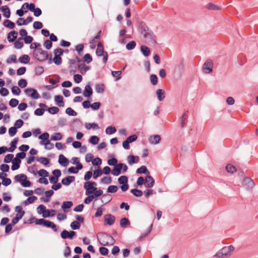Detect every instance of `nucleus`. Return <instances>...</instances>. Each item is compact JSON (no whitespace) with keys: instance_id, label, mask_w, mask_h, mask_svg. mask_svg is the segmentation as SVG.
I'll return each instance as SVG.
<instances>
[{"instance_id":"nucleus-1","label":"nucleus","mask_w":258,"mask_h":258,"mask_svg":"<svg viewBox=\"0 0 258 258\" xmlns=\"http://www.w3.org/2000/svg\"><path fill=\"white\" fill-rule=\"evenodd\" d=\"M33 55L36 59L40 61H44L49 58V55L46 51L41 48H37L33 51Z\"/></svg>"},{"instance_id":"nucleus-2","label":"nucleus","mask_w":258,"mask_h":258,"mask_svg":"<svg viewBox=\"0 0 258 258\" xmlns=\"http://www.w3.org/2000/svg\"><path fill=\"white\" fill-rule=\"evenodd\" d=\"M35 224L39 225H43L44 226L47 228H51L52 229L53 231H57V226L52 222L46 220L43 218L41 219H36L35 221Z\"/></svg>"},{"instance_id":"nucleus-3","label":"nucleus","mask_w":258,"mask_h":258,"mask_svg":"<svg viewBox=\"0 0 258 258\" xmlns=\"http://www.w3.org/2000/svg\"><path fill=\"white\" fill-rule=\"evenodd\" d=\"M98 234L100 235H102V239H109V241H104V242H101V241L99 240L98 237L97 236V239L99 240L100 244L103 246H107V245H113L115 243V240L114 238L109 234H107L105 232H100Z\"/></svg>"},{"instance_id":"nucleus-4","label":"nucleus","mask_w":258,"mask_h":258,"mask_svg":"<svg viewBox=\"0 0 258 258\" xmlns=\"http://www.w3.org/2000/svg\"><path fill=\"white\" fill-rule=\"evenodd\" d=\"M96 185L97 183L94 181H86L84 184V187L86 190L85 194L92 195L97 190Z\"/></svg>"},{"instance_id":"nucleus-5","label":"nucleus","mask_w":258,"mask_h":258,"mask_svg":"<svg viewBox=\"0 0 258 258\" xmlns=\"http://www.w3.org/2000/svg\"><path fill=\"white\" fill-rule=\"evenodd\" d=\"M118 181L119 184H121L120 188L123 192L128 189L129 185L127 183L128 178L126 176L122 175L118 178Z\"/></svg>"},{"instance_id":"nucleus-6","label":"nucleus","mask_w":258,"mask_h":258,"mask_svg":"<svg viewBox=\"0 0 258 258\" xmlns=\"http://www.w3.org/2000/svg\"><path fill=\"white\" fill-rule=\"evenodd\" d=\"M213 62L210 59H207L203 66V71L206 74H209L213 71Z\"/></svg>"},{"instance_id":"nucleus-7","label":"nucleus","mask_w":258,"mask_h":258,"mask_svg":"<svg viewBox=\"0 0 258 258\" xmlns=\"http://www.w3.org/2000/svg\"><path fill=\"white\" fill-rule=\"evenodd\" d=\"M24 92L33 99H37L40 97L37 91L33 88H27L25 89Z\"/></svg>"},{"instance_id":"nucleus-8","label":"nucleus","mask_w":258,"mask_h":258,"mask_svg":"<svg viewBox=\"0 0 258 258\" xmlns=\"http://www.w3.org/2000/svg\"><path fill=\"white\" fill-rule=\"evenodd\" d=\"M144 38H148L149 42L155 45L157 43L156 36L154 32L151 30L149 32L144 34Z\"/></svg>"},{"instance_id":"nucleus-9","label":"nucleus","mask_w":258,"mask_h":258,"mask_svg":"<svg viewBox=\"0 0 258 258\" xmlns=\"http://www.w3.org/2000/svg\"><path fill=\"white\" fill-rule=\"evenodd\" d=\"M37 212L39 214H42V216L43 218H47L50 217V214H46V213H50V210L46 209V207L43 205H40L38 207Z\"/></svg>"},{"instance_id":"nucleus-10","label":"nucleus","mask_w":258,"mask_h":258,"mask_svg":"<svg viewBox=\"0 0 258 258\" xmlns=\"http://www.w3.org/2000/svg\"><path fill=\"white\" fill-rule=\"evenodd\" d=\"M221 250V252L225 257H228L231 255V252L234 250V247L233 245H231L228 246H225L223 247Z\"/></svg>"},{"instance_id":"nucleus-11","label":"nucleus","mask_w":258,"mask_h":258,"mask_svg":"<svg viewBox=\"0 0 258 258\" xmlns=\"http://www.w3.org/2000/svg\"><path fill=\"white\" fill-rule=\"evenodd\" d=\"M140 33L144 36V33L149 32L151 30L149 29L146 23L144 21H141L138 26Z\"/></svg>"},{"instance_id":"nucleus-12","label":"nucleus","mask_w":258,"mask_h":258,"mask_svg":"<svg viewBox=\"0 0 258 258\" xmlns=\"http://www.w3.org/2000/svg\"><path fill=\"white\" fill-rule=\"evenodd\" d=\"M104 224H107L108 225H113L115 221V217L114 216L108 214L104 216Z\"/></svg>"},{"instance_id":"nucleus-13","label":"nucleus","mask_w":258,"mask_h":258,"mask_svg":"<svg viewBox=\"0 0 258 258\" xmlns=\"http://www.w3.org/2000/svg\"><path fill=\"white\" fill-rule=\"evenodd\" d=\"M77 221H74L71 224V227L73 230L78 229L80 226L81 216L77 215L76 216Z\"/></svg>"},{"instance_id":"nucleus-14","label":"nucleus","mask_w":258,"mask_h":258,"mask_svg":"<svg viewBox=\"0 0 258 258\" xmlns=\"http://www.w3.org/2000/svg\"><path fill=\"white\" fill-rule=\"evenodd\" d=\"M155 183L154 178L151 175H147L145 179V186L147 188H151Z\"/></svg>"},{"instance_id":"nucleus-15","label":"nucleus","mask_w":258,"mask_h":258,"mask_svg":"<svg viewBox=\"0 0 258 258\" xmlns=\"http://www.w3.org/2000/svg\"><path fill=\"white\" fill-rule=\"evenodd\" d=\"M75 180V176L69 175L61 180V183L64 185L68 186Z\"/></svg>"},{"instance_id":"nucleus-16","label":"nucleus","mask_w":258,"mask_h":258,"mask_svg":"<svg viewBox=\"0 0 258 258\" xmlns=\"http://www.w3.org/2000/svg\"><path fill=\"white\" fill-rule=\"evenodd\" d=\"M92 94L93 90L91 87L89 85L86 86L85 87V90L83 93V95H84V96L87 98H89L90 97H91Z\"/></svg>"},{"instance_id":"nucleus-17","label":"nucleus","mask_w":258,"mask_h":258,"mask_svg":"<svg viewBox=\"0 0 258 258\" xmlns=\"http://www.w3.org/2000/svg\"><path fill=\"white\" fill-rule=\"evenodd\" d=\"M128 163L130 165H132L133 164L137 163L139 162L140 158L138 156H134V155H129L127 157Z\"/></svg>"},{"instance_id":"nucleus-18","label":"nucleus","mask_w":258,"mask_h":258,"mask_svg":"<svg viewBox=\"0 0 258 258\" xmlns=\"http://www.w3.org/2000/svg\"><path fill=\"white\" fill-rule=\"evenodd\" d=\"M18 32L16 31H12L8 33L7 39L9 42H14L17 38Z\"/></svg>"},{"instance_id":"nucleus-19","label":"nucleus","mask_w":258,"mask_h":258,"mask_svg":"<svg viewBox=\"0 0 258 258\" xmlns=\"http://www.w3.org/2000/svg\"><path fill=\"white\" fill-rule=\"evenodd\" d=\"M54 101L56 104L60 107H64V103L63 102V98L61 95H56L54 97Z\"/></svg>"},{"instance_id":"nucleus-20","label":"nucleus","mask_w":258,"mask_h":258,"mask_svg":"<svg viewBox=\"0 0 258 258\" xmlns=\"http://www.w3.org/2000/svg\"><path fill=\"white\" fill-rule=\"evenodd\" d=\"M160 140L161 137L158 135L150 136L149 138V141L152 144H157L160 142Z\"/></svg>"},{"instance_id":"nucleus-21","label":"nucleus","mask_w":258,"mask_h":258,"mask_svg":"<svg viewBox=\"0 0 258 258\" xmlns=\"http://www.w3.org/2000/svg\"><path fill=\"white\" fill-rule=\"evenodd\" d=\"M21 162V160L20 159L14 158L12 160V165L11 167V169L13 171L18 169L20 168Z\"/></svg>"},{"instance_id":"nucleus-22","label":"nucleus","mask_w":258,"mask_h":258,"mask_svg":"<svg viewBox=\"0 0 258 258\" xmlns=\"http://www.w3.org/2000/svg\"><path fill=\"white\" fill-rule=\"evenodd\" d=\"M111 173L114 176H118L121 173V169L119 163L114 166L111 171Z\"/></svg>"},{"instance_id":"nucleus-23","label":"nucleus","mask_w":258,"mask_h":258,"mask_svg":"<svg viewBox=\"0 0 258 258\" xmlns=\"http://www.w3.org/2000/svg\"><path fill=\"white\" fill-rule=\"evenodd\" d=\"M1 11L4 13V16L7 18H9L11 16L10 10L7 6H2L0 8Z\"/></svg>"},{"instance_id":"nucleus-24","label":"nucleus","mask_w":258,"mask_h":258,"mask_svg":"<svg viewBox=\"0 0 258 258\" xmlns=\"http://www.w3.org/2000/svg\"><path fill=\"white\" fill-rule=\"evenodd\" d=\"M49 135L47 132L44 133L40 135V136H39L38 139L42 140L41 141H40V143L42 145H44L46 141H47V140H49Z\"/></svg>"},{"instance_id":"nucleus-25","label":"nucleus","mask_w":258,"mask_h":258,"mask_svg":"<svg viewBox=\"0 0 258 258\" xmlns=\"http://www.w3.org/2000/svg\"><path fill=\"white\" fill-rule=\"evenodd\" d=\"M93 60V58L90 53L85 54L82 58V62L84 63H89Z\"/></svg>"},{"instance_id":"nucleus-26","label":"nucleus","mask_w":258,"mask_h":258,"mask_svg":"<svg viewBox=\"0 0 258 258\" xmlns=\"http://www.w3.org/2000/svg\"><path fill=\"white\" fill-rule=\"evenodd\" d=\"M130 220L125 217L121 218L120 220V226L121 228H126L130 226Z\"/></svg>"},{"instance_id":"nucleus-27","label":"nucleus","mask_w":258,"mask_h":258,"mask_svg":"<svg viewBox=\"0 0 258 258\" xmlns=\"http://www.w3.org/2000/svg\"><path fill=\"white\" fill-rule=\"evenodd\" d=\"M141 51L142 52V54L145 56L147 57L150 55L151 51L150 48L145 46V45H142L141 46Z\"/></svg>"},{"instance_id":"nucleus-28","label":"nucleus","mask_w":258,"mask_h":258,"mask_svg":"<svg viewBox=\"0 0 258 258\" xmlns=\"http://www.w3.org/2000/svg\"><path fill=\"white\" fill-rule=\"evenodd\" d=\"M243 183L244 185H247L248 188H251L254 185L253 181L250 178L248 177L244 178L243 181Z\"/></svg>"},{"instance_id":"nucleus-29","label":"nucleus","mask_w":258,"mask_h":258,"mask_svg":"<svg viewBox=\"0 0 258 258\" xmlns=\"http://www.w3.org/2000/svg\"><path fill=\"white\" fill-rule=\"evenodd\" d=\"M58 163L63 165L66 166L69 163V160L62 154H60L58 157Z\"/></svg>"},{"instance_id":"nucleus-30","label":"nucleus","mask_w":258,"mask_h":258,"mask_svg":"<svg viewBox=\"0 0 258 258\" xmlns=\"http://www.w3.org/2000/svg\"><path fill=\"white\" fill-rule=\"evenodd\" d=\"M73 205L72 201L63 202L61 206V208L64 212H68L67 210L71 208Z\"/></svg>"},{"instance_id":"nucleus-31","label":"nucleus","mask_w":258,"mask_h":258,"mask_svg":"<svg viewBox=\"0 0 258 258\" xmlns=\"http://www.w3.org/2000/svg\"><path fill=\"white\" fill-rule=\"evenodd\" d=\"M158 99L161 101H162L164 98H165V91L163 89H158L157 90L156 92Z\"/></svg>"},{"instance_id":"nucleus-32","label":"nucleus","mask_w":258,"mask_h":258,"mask_svg":"<svg viewBox=\"0 0 258 258\" xmlns=\"http://www.w3.org/2000/svg\"><path fill=\"white\" fill-rule=\"evenodd\" d=\"M138 174H144L149 175V171L146 166H142L140 168H138L136 171Z\"/></svg>"},{"instance_id":"nucleus-33","label":"nucleus","mask_w":258,"mask_h":258,"mask_svg":"<svg viewBox=\"0 0 258 258\" xmlns=\"http://www.w3.org/2000/svg\"><path fill=\"white\" fill-rule=\"evenodd\" d=\"M30 57L27 54L21 55L19 58V61L22 63L27 64L30 61Z\"/></svg>"},{"instance_id":"nucleus-34","label":"nucleus","mask_w":258,"mask_h":258,"mask_svg":"<svg viewBox=\"0 0 258 258\" xmlns=\"http://www.w3.org/2000/svg\"><path fill=\"white\" fill-rule=\"evenodd\" d=\"M36 161L40 162L45 166H49V160L47 158L43 157H38L36 159Z\"/></svg>"},{"instance_id":"nucleus-35","label":"nucleus","mask_w":258,"mask_h":258,"mask_svg":"<svg viewBox=\"0 0 258 258\" xmlns=\"http://www.w3.org/2000/svg\"><path fill=\"white\" fill-rule=\"evenodd\" d=\"M81 170V164H78L76 167L72 166L68 169V172L70 173H77Z\"/></svg>"},{"instance_id":"nucleus-36","label":"nucleus","mask_w":258,"mask_h":258,"mask_svg":"<svg viewBox=\"0 0 258 258\" xmlns=\"http://www.w3.org/2000/svg\"><path fill=\"white\" fill-rule=\"evenodd\" d=\"M95 91L98 93H103L105 90V85L103 84H99L95 85Z\"/></svg>"},{"instance_id":"nucleus-37","label":"nucleus","mask_w":258,"mask_h":258,"mask_svg":"<svg viewBox=\"0 0 258 258\" xmlns=\"http://www.w3.org/2000/svg\"><path fill=\"white\" fill-rule=\"evenodd\" d=\"M131 192L136 197H141L142 196L143 192L141 190L137 188H133L131 190Z\"/></svg>"},{"instance_id":"nucleus-38","label":"nucleus","mask_w":258,"mask_h":258,"mask_svg":"<svg viewBox=\"0 0 258 258\" xmlns=\"http://www.w3.org/2000/svg\"><path fill=\"white\" fill-rule=\"evenodd\" d=\"M85 127L87 130H90L93 128V130H97L99 128L98 125L96 123H86L85 124Z\"/></svg>"},{"instance_id":"nucleus-39","label":"nucleus","mask_w":258,"mask_h":258,"mask_svg":"<svg viewBox=\"0 0 258 258\" xmlns=\"http://www.w3.org/2000/svg\"><path fill=\"white\" fill-rule=\"evenodd\" d=\"M206 8L207 9L210 10H220L221 9L219 6L215 5V4L211 3H208L206 5Z\"/></svg>"},{"instance_id":"nucleus-40","label":"nucleus","mask_w":258,"mask_h":258,"mask_svg":"<svg viewBox=\"0 0 258 258\" xmlns=\"http://www.w3.org/2000/svg\"><path fill=\"white\" fill-rule=\"evenodd\" d=\"M187 118V115L186 114V112H184V113L182 115L180 118V123L181 124V128H183L184 127V124L186 121Z\"/></svg>"},{"instance_id":"nucleus-41","label":"nucleus","mask_w":258,"mask_h":258,"mask_svg":"<svg viewBox=\"0 0 258 258\" xmlns=\"http://www.w3.org/2000/svg\"><path fill=\"white\" fill-rule=\"evenodd\" d=\"M99 141V138L96 136H92L89 139V142L93 145L97 144Z\"/></svg>"},{"instance_id":"nucleus-42","label":"nucleus","mask_w":258,"mask_h":258,"mask_svg":"<svg viewBox=\"0 0 258 258\" xmlns=\"http://www.w3.org/2000/svg\"><path fill=\"white\" fill-rule=\"evenodd\" d=\"M226 170L230 173H234L236 171V167L231 164H228L226 166Z\"/></svg>"},{"instance_id":"nucleus-43","label":"nucleus","mask_w":258,"mask_h":258,"mask_svg":"<svg viewBox=\"0 0 258 258\" xmlns=\"http://www.w3.org/2000/svg\"><path fill=\"white\" fill-rule=\"evenodd\" d=\"M4 25L10 29H13L15 26V23L9 20H6L4 22Z\"/></svg>"},{"instance_id":"nucleus-44","label":"nucleus","mask_w":258,"mask_h":258,"mask_svg":"<svg viewBox=\"0 0 258 258\" xmlns=\"http://www.w3.org/2000/svg\"><path fill=\"white\" fill-rule=\"evenodd\" d=\"M103 174V171L99 167L97 169L94 171L93 174V177L94 179H96L98 177L101 176Z\"/></svg>"},{"instance_id":"nucleus-45","label":"nucleus","mask_w":258,"mask_h":258,"mask_svg":"<svg viewBox=\"0 0 258 258\" xmlns=\"http://www.w3.org/2000/svg\"><path fill=\"white\" fill-rule=\"evenodd\" d=\"M150 82L152 85L155 86L158 83V79L156 75L152 74L150 77Z\"/></svg>"},{"instance_id":"nucleus-46","label":"nucleus","mask_w":258,"mask_h":258,"mask_svg":"<svg viewBox=\"0 0 258 258\" xmlns=\"http://www.w3.org/2000/svg\"><path fill=\"white\" fill-rule=\"evenodd\" d=\"M37 200V198L36 196H31L28 198L27 200L23 202V204L25 205H28L29 204H32Z\"/></svg>"},{"instance_id":"nucleus-47","label":"nucleus","mask_w":258,"mask_h":258,"mask_svg":"<svg viewBox=\"0 0 258 258\" xmlns=\"http://www.w3.org/2000/svg\"><path fill=\"white\" fill-rule=\"evenodd\" d=\"M21 185L25 187H30L32 185V183L27 179V177L26 175H25V178L23 179V181L21 182Z\"/></svg>"},{"instance_id":"nucleus-48","label":"nucleus","mask_w":258,"mask_h":258,"mask_svg":"<svg viewBox=\"0 0 258 258\" xmlns=\"http://www.w3.org/2000/svg\"><path fill=\"white\" fill-rule=\"evenodd\" d=\"M116 132V129L112 125L108 126L105 130L106 134L107 135H112Z\"/></svg>"},{"instance_id":"nucleus-49","label":"nucleus","mask_w":258,"mask_h":258,"mask_svg":"<svg viewBox=\"0 0 258 258\" xmlns=\"http://www.w3.org/2000/svg\"><path fill=\"white\" fill-rule=\"evenodd\" d=\"M184 66L183 60H181L178 64L176 69L179 73L181 74L183 72Z\"/></svg>"},{"instance_id":"nucleus-50","label":"nucleus","mask_w":258,"mask_h":258,"mask_svg":"<svg viewBox=\"0 0 258 258\" xmlns=\"http://www.w3.org/2000/svg\"><path fill=\"white\" fill-rule=\"evenodd\" d=\"M46 110L48 111V112L51 114H54L58 112L59 108L57 107L53 106L51 107H48Z\"/></svg>"},{"instance_id":"nucleus-51","label":"nucleus","mask_w":258,"mask_h":258,"mask_svg":"<svg viewBox=\"0 0 258 258\" xmlns=\"http://www.w3.org/2000/svg\"><path fill=\"white\" fill-rule=\"evenodd\" d=\"M99 250L100 253L102 255H107L109 253V250L108 248L104 246L100 247L99 248Z\"/></svg>"},{"instance_id":"nucleus-52","label":"nucleus","mask_w":258,"mask_h":258,"mask_svg":"<svg viewBox=\"0 0 258 258\" xmlns=\"http://www.w3.org/2000/svg\"><path fill=\"white\" fill-rule=\"evenodd\" d=\"M101 163H102V160L101 159V158H100L99 157H96L94 159L93 158L92 161V164L94 166H99V165H100L101 164Z\"/></svg>"},{"instance_id":"nucleus-53","label":"nucleus","mask_w":258,"mask_h":258,"mask_svg":"<svg viewBox=\"0 0 258 258\" xmlns=\"http://www.w3.org/2000/svg\"><path fill=\"white\" fill-rule=\"evenodd\" d=\"M136 42L133 40L127 43L126 45V48L128 50H131L133 49L136 47Z\"/></svg>"},{"instance_id":"nucleus-54","label":"nucleus","mask_w":258,"mask_h":258,"mask_svg":"<svg viewBox=\"0 0 258 258\" xmlns=\"http://www.w3.org/2000/svg\"><path fill=\"white\" fill-rule=\"evenodd\" d=\"M66 113L69 115L73 116H75L77 114V112L71 107H68L66 109Z\"/></svg>"},{"instance_id":"nucleus-55","label":"nucleus","mask_w":258,"mask_h":258,"mask_svg":"<svg viewBox=\"0 0 258 258\" xmlns=\"http://www.w3.org/2000/svg\"><path fill=\"white\" fill-rule=\"evenodd\" d=\"M107 163L110 166H115L116 165L118 164V161L117 159L113 157L111 159H109L107 160Z\"/></svg>"},{"instance_id":"nucleus-56","label":"nucleus","mask_w":258,"mask_h":258,"mask_svg":"<svg viewBox=\"0 0 258 258\" xmlns=\"http://www.w3.org/2000/svg\"><path fill=\"white\" fill-rule=\"evenodd\" d=\"M13 158H14L13 154H8L5 157L4 161L5 163H10V162L12 161V160H13Z\"/></svg>"},{"instance_id":"nucleus-57","label":"nucleus","mask_w":258,"mask_h":258,"mask_svg":"<svg viewBox=\"0 0 258 258\" xmlns=\"http://www.w3.org/2000/svg\"><path fill=\"white\" fill-rule=\"evenodd\" d=\"M62 136L60 133H55L54 136H51L50 140L51 141H58L61 139Z\"/></svg>"},{"instance_id":"nucleus-58","label":"nucleus","mask_w":258,"mask_h":258,"mask_svg":"<svg viewBox=\"0 0 258 258\" xmlns=\"http://www.w3.org/2000/svg\"><path fill=\"white\" fill-rule=\"evenodd\" d=\"M16 57H16V55H15V54L11 55L10 56V57L7 59V60H6L7 63H10L12 62H13L15 63H17L18 61L17 60Z\"/></svg>"},{"instance_id":"nucleus-59","label":"nucleus","mask_w":258,"mask_h":258,"mask_svg":"<svg viewBox=\"0 0 258 258\" xmlns=\"http://www.w3.org/2000/svg\"><path fill=\"white\" fill-rule=\"evenodd\" d=\"M112 178L110 177H104L100 180V182L104 184H110L111 182Z\"/></svg>"},{"instance_id":"nucleus-60","label":"nucleus","mask_w":258,"mask_h":258,"mask_svg":"<svg viewBox=\"0 0 258 258\" xmlns=\"http://www.w3.org/2000/svg\"><path fill=\"white\" fill-rule=\"evenodd\" d=\"M44 72V69L41 66H38L35 69V75L37 76L41 75Z\"/></svg>"},{"instance_id":"nucleus-61","label":"nucleus","mask_w":258,"mask_h":258,"mask_svg":"<svg viewBox=\"0 0 258 258\" xmlns=\"http://www.w3.org/2000/svg\"><path fill=\"white\" fill-rule=\"evenodd\" d=\"M25 174H18L15 176V180L16 181L20 182L21 184V182L23 181V179L25 178Z\"/></svg>"},{"instance_id":"nucleus-62","label":"nucleus","mask_w":258,"mask_h":258,"mask_svg":"<svg viewBox=\"0 0 258 258\" xmlns=\"http://www.w3.org/2000/svg\"><path fill=\"white\" fill-rule=\"evenodd\" d=\"M53 62L57 65H59L61 63L62 59L60 55H55L53 58Z\"/></svg>"},{"instance_id":"nucleus-63","label":"nucleus","mask_w":258,"mask_h":258,"mask_svg":"<svg viewBox=\"0 0 258 258\" xmlns=\"http://www.w3.org/2000/svg\"><path fill=\"white\" fill-rule=\"evenodd\" d=\"M17 132V128L15 126H12L9 129V134L11 137H14Z\"/></svg>"},{"instance_id":"nucleus-64","label":"nucleus","mask_w":258,"mask_h":258,"mask_svg":"<svg viewBox=\"0 0 258 258\" xmlns=\"http://www.w3.org/2000/svg\"><path fill=\"white\" fill-rule=\"evenodd\" d=\"M12 92L16 95H19L21 93V90L18 86H13L12 89Z\"/></svg>"}]
</instances>
